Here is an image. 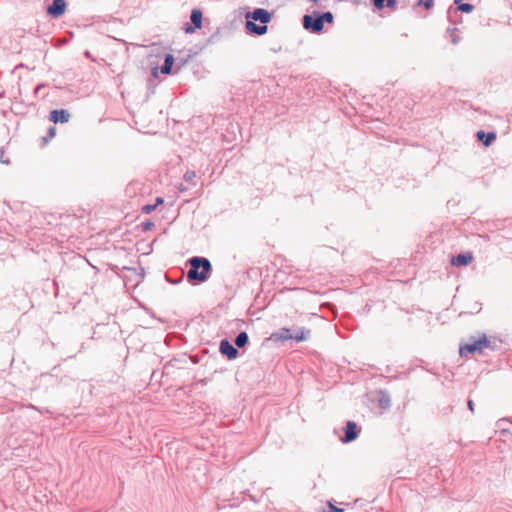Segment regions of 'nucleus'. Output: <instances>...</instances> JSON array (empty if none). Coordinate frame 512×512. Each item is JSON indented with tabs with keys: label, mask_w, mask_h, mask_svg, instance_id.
I'll use <instances>...</instances> for the list:
<instances>
[{
	"label": "nucleus",
	"mask_w": 512,
	"mask_h": 512,
	"mask_svg": "<svg viewBox=\"0 0 512 512\" xmlns=\"http://www.w3.org/2000/svg\"><path fill=\"white\" fill-rule=\"evenodd\" d=\"M245 27L249 34L258 36L266 34L268 30L266 24L258 25L254 21L248 19H246Z\"/></svg>",
	"instance_id": "9d476101"
},
{
	"label": "nucleus",
	"mask_w": 512,
	"mask_h": 512,
	"mask_svg": "<svg viewBox=\"0 0 512 512\" xmlns=\"http://www.w3.org/2000/svg\"><path fill=\"white\" fill-rule=\"evenodd\" d=\"M320 17H321L323 24H324V22H328V23L333 22V14L331 12L320 13Z\"/></svg>",
	"instance_id": "412c9836"
},
{
	"label": "nucleus",
	"mask_w": 512,
	"mask_h": 512,
	"mask_svg": "<svg viewBox=\"0 0 512 512\" xmlns=\"http://www.w3.org/2000/svg\"><path fill=\"white\" fill-rule=\"evenodd\" d=\"M311 3L313 4H317L318 3V0H309Z\"/></svg>",
	"instance_id": "c756f323"
},
{
	"label": "nucleus",
	"mask_w": 512,
	"mask_h": 512,
	"mask_svg": "<svg viewBox=\"0 0 512 512\" xmlns=\"http://www.w3.org/2000/svg\"><path fill=\"white\" fill-rule=\"evenodd\" d=\"M433 0H419L418 5L424 6L426 9H430L433 5Z\"/></svg>",
	"instance_id": "4be33fe9"
},
{
	"label": "nucleus",
	"mask_w": 512,
	"mask_h": 512,
	"mask_svg": "<svg viewBox=\"0 0 512 512\" xmlns=\"http://www.w3.org/2000/svg\"><path fill=\"white\" fill-rule=\"evenodd\" d=\"M56 135V129L55 127H49L46 136L42 138V141L44 144H47L52 138H54Z\"/></svg>",
	"instance_id": "6ab92c4d"
},
{
	"label": "nucleus",
	"mask_w": 512,
	"mask_h": 512,
	"mask_svg": "<svg viewBox=\"0 0 512 512\" xmlns=\"http://www.w3.org/2000/svg\"><path fill=\"white\" fill-rule=\"evenodd\" d=\"M302 24L305 30L312 33H320L323 30V23L320 17V13L314 12V14H306L303 16Z\"/></svg>",
	"instance_id": "7ed1b4c3"
},
{
	"label": "nucleus",
	"mask_w": 512,
	"mask_h": 512,
	"mask_svg": "<svg viewBox=\"0 0 512 512\" xmlns=\"http://www.w3.org/2000/svg\"><path fill=\"white\" fill-rule=\"evenodd\" d=\"M359 435V429L357 424L354 421H347L346 427L344 429V438L342 441L344 443H350L357 439Z\"/></svg>",
	"instance_id": "39448f33"
},
{
	"label": "nucleus",
	"mask_w": 512,
	"mask_h": 512,
	"mask_svg": "<svg viewBox=\"0 0 512 512\" xmlns=\"http://www.w3.org/2000/svg\"><path fill=\"white\" fill-rule=\"evenodd\" d=\"M472 260H473V256L471 253H460V254L452 257L451 264L453 266H466Z\"/></svg>",
	"instance_id": "f8f14e48"
},
{
	"label": "nucleus",
	"mask_w": 512,
	"mask_h": 512,
	"mask_svg": "<svg viewBox=\"0 0 512 512\" xmlns=\"http://www.w3.org/2000/svg\"><path fill=\"white\" fill-rule=\"evenodd\" d=\"M190 268L187 272V279L191 283H203L207 281L212 272V266L209 259L200 256H194L189 259Z\"/></svg>",
	"instance_id": "f257e3e1"
},
{
	"label": "nucleus",
	"mask_w": 512,
	"mask_h": 512,
	"mask_svg": "<svg viewBox=\"0 0 512 512\" xmlns=\"http://www.w3.org/2000/svg\"><path fill=\"white\" fill-rule=\"evenodd\" d=\"M152 74H153L154 76H156V75H157V69H156V68L153 70V73H152Z\"/></svg>",
	"instance_id": "7c9ffc66"
},
{
	"label": "nucleus",
	"mask_w": 512,
	"mask_h": 512,
	"mask_svg": "<svg viewBox=\"0 0 512 512\" xmlns=\"http://www.w3.org/2000/svg\"><path fill=\"white\" fill-rule=\"evenodd\" d=\"M467 405H468L469 410L471 412H474V403H473V401L472 400H468Z\"/></svg>",
	"instance_id": "a878e982"
},
{
	"label": "nucleus",
	"mask_w": 512,
	"mask_h": 512,
	"mask_svg": "<svg viewBox=\"0 0 512 512\" xmlns=\"http://www.w3.org/2000/svg\"><path fill=\"white\" fill-rule=\"evenodd\" d=\"M373 5L377 9H383L384 7L392 8L396 5V0H373Z\"/></svg>",
	"instance_id": "f3484780"
},
{
	"label": "nucleus",
	"mask_w": 512,
	"mask_h": 512,
	"mask_svg": "<svg viewBox=\"0 0 512 512\" xmlns=\"http://www.w3.org/2000/svg\"><path fill=\"white\" fill-rule=\"evenodd\" d=\"M152 226H153V223H152V222H150V221H147V222H145V223L143 224V229H144L145 231H147V230H150V229L152 228Z\"/></svg>",
	"instance_id": "393cba45"
},
{
	"label": "nucleus",
	"mask_w": 512,
	"mask_h": 512,
	"mask_svg": "<svg viewBox=\"0 0 512 512\" xmlns=\"http://www.w3.org/2000/svg\"><path fill=\"white\" fill-rule=\"evenodd\" d=\"M474 9V6L470 3H463V4H459L458 6V10H460L461 12H465V13H470L472 12Z\"/></svg>",
	"instance_id": "aec40b11"
},
{
	"label": "nucleus",
	"mask_w": 512,
	"mask_h": 512,
	"mask_svg": "<svg viewBox=\"0 0 512 512\" xmlns=\"http://www.w3.org/2000/svg\"><path fill=\"white\" fill-rule=\"evenodd\" d=\"M248 340H249V337H248V334L244 331L240 332L236 338H235V345L238 347V348H243L244 346L247 345L248 343Z\"/></svg>",
	"instance_id": "dca6fc26"
},
{
	"label": "nucleus",
	"mask_w": 512,
	"mask_h": 512,
	"mask_svg": "<svg viewBox=\"0 0 512 512\" xmlns=\"http://www.w3.org/2000/svg\"><path fill=\"white\" fill-rule=\"evenodd\" d=\"M292 335H293L292 340H295L297 342L306 341L310 338V330L305 327H302V328L295 330L292 333Z\"/></svg>",
	"instance_id": "4468645a"
},
{
	"label": "nucleus",
	"mask_w": 512,
	"mask_h": 512,
	"mask_svg": "<svg viewBox=\"0 0 512 512\" xmlns=\"http://www.w3.org/2000/svg\"><path fill=\"white\" fill-rule=\"evenodd\" d=\"M44 85L40 84L35 88V92L37 93Z\"/></svg>",
	"instance_id": "cd10ccee"
},
{
	"label": "nucleus",
	"mask_w": 512,
	"mask_h": 512,
	"mask_svg": "<svg viewBox=\"0 0 512 512\" xmlns=\"http://www.w3.org/2000/svg\"><path fill=\"white\" fill-rule=\"evenodd\" d=\"M491 347V341L487 339L486 335H483L479 339L473 340L471 343H467L460 347L459 353L461 357H467L468 354L482 353L484 349Z\"/></svg>",
	"instance_id": "f03ea898"
},
{
	"label": "nucleus",
	"mask_w": 512,
	"mask_h": 512,
	"mask_svg": "<svg viewBox=\"0 0 512 512\" xmlns=\"http://www.w3.org/2000/svg\"><path fill=\"white\" fill-rule=\"evenodd\" d=\"M329 512H344V510L342 508H338L334 505H332L331 503H329Z\"/></svg>",
	"instance_id": "b1692460"
},
{
	"label": "nucleus",
	"mask_w": 512,
	"mask_h": 512,
	"mask_svg": "<svg viewBox=\"0 0 512 512\" xmlns=\"http://www.w3.org/2000/svg\"><path fill=\"white\" fill-rule=\"evenodd\" d=\"M202 18H203V14H202L201 10L193 9L191 11L190 20H191V23L194 25V27L187 24V26L185 27L186 33H192V32H194V30L196 28H201L202 27Z\"/></svg>",
	"instance_id": "6e6552de"
},
{
	"label": "nucleus",
	"mask_w": 512,
	"mask_h": 512,
	"mask_svg": "<svg viewBox=\"0 0 512 512\" xmlns=\"http://www.w3.org/2000/svg\"><path fill=\"white\" fill-rule=\"evenodd\" d=\"M184 181L191 184L192 186L196 185L195 179H196V173L194 171H187L184 176Z\"/></svg>",
	"instance_id": "a211bd4d"
},
{
	"label": "nucleus",
	"mask_w": 512,
	"mask_h": 512,
	"mask_svg": "<svg viewBox=\"0 0 512 512\" xmlns=\"http://www.w3.org/2000/svg\"><path fill=\"white\" fill-rule=\"evenodd\" d=\"M246 19L259 21L261 24H267L271 21L272 14L263 8H256L252 12L246 13Z\"/></svg>",
	"instance_id": "20e7f679"
},
{
	"label": "nucleus",
	"mask_w": 512,
	"mask_h": 512,
	"mask_svg": "<svg viewBox=\"0 0 512 512\" xmlns=\"http://www.w3.org/2000/svg\"><path fill=\"white\" fill-rule=\"evenodd\" d=\"M477 139L483 143L484 146H490L492 142L496 139V134L494 132H485L480 130L477 132Z\"/></svg>",
	"instance_id": "ddd939ff"
},
{
	"label": "nucleus",
	"mask_w": 512,
	"mask_h": 512,
	"mask_svg": "<svg viewBox=\"0 0 512 512\" xmlns=\"http://www.w3.org/2000/svg\"><path fill=\"white\" fill-rule=\"evenodd\" d=\"M71 115L66 109H55L50 112L49 120L53 123H67Z\"/></svg>",
	"instance_id": "1a4fd4ad"
},
{
	"label": "nucleus",
	"mask_w": 512,
	"mask_h": 512,
	"mask_svg": "<svg viewBox=\"0 0 512 512\" xmlns=\"http://www.w3.org/2000/svg\"><path fill=\"white\" fill-rule=\"evenodd\" d=\"M173 63H174V56L172 54H166L164 63L161 66V73L170 74L172 71Z\"/></svg>",
	"instance_id": "2eb2a0df"
},
{
	"label": "nucleus",
	"mask_w": 512,
	"mask_h": 512,
	"mask_svg": "<svg viewBox=\"0 0 512 512\" xmlns=\"http://www.w3.org/2000/svg\"><path fill=\"white\" fill-rule=\"evenodd\" d=\"M159 203H163L162 198H157V204H159Z\"/></svg>",
	"instance_id": "c85d7f7f"
},
{
	"label": "nucleus",
	"mask_w": 512,
	"mask_h": 512,
	"mask_svg": "<svg viewBox=\"0 0 512 512\" xmlns=\"http://www.w3.org/2000/svg\"><path fill=\"white\" fill-rule=\"evenodd\" d=\"M461 0H454L455 4H459Z\"/></svg>",
	"instance_id": "2f4dec72"
},
{
	"label": "nucleus",
	"mask_w": 512,
	"mask_h": 512,
	"mask_svg": "<svg viewBox=\"0 0 512 512\" xmlns=\"http://www.w3.org/2000/svg\"><path fill=\"white\" fill-rule=\"evenodd\" d=\"M156 205H145L143 207V212L145 213H151L155 209Z\"/></svg>",
	"instance_id": "5701e85b"
},
{
	"label": "nucleus",
	"mask_w": 512,
	"mask_h": 512,
	"mask_svg": "<svg viewBox=\"0 0 512 512\" xmlns=\"http://www.w3.org/2000/svg\"><path fill=\"white\" fill-rule=\"evenodd\" d=\"M219 350L221 354L225 355L229 360L235 359L239 352L227 339L220 342Z\"/></svg>",
	"instance_id": "0eeeda50"
},
{
	"label": "nucleus",
	"mask_w": 512,
	"mask_h": 512,
	"mask_svg": "<svg viewBox=\"0 0 512 512\" xmlns=\"http://www.w3.org/2000/svg\"><path fill=\"white\" fill-rule=\"evenodd\" d=\"M66 10V2L65 0H53L52 4L48 6L47 13L53 17L57 18L64 14Z\"/></svg>",
	"instance_id": "423d86ee"
},
{
	"label": "nucleus",
	"mask_w": 512,
	"mask_h": 512,
	"mask_svg": "<svg viewBox=\"0 0 512 512\" xmlns=\"http://www.w3.org/2000/svg\"><path fill=\"white\" fill-rule=\"evenodd\" d=\"M178 190H179L180 192H184V191H186V190H187V187H186L183 183H181V184L178 186Z\"/></svg>",
	"instance_id": "bb28decb"
},
{
	"label": "nucleus",
	"mask_w": 512,
	"mask_h": 512,
	"mask_svg": "<svg viewBox=\"0 0 512 512\" xmlns=\"http://www.w3.org/2000/svg\"><path fill=\"white\" fill-rule=\"evenodd\" d=\"M292 332L289 328H281L276 332L271 334V339L275 342H284L288 340H292Z\"/></svg>",
	"instance_id": "9b49d317"
}]
</instances>
